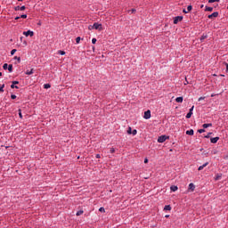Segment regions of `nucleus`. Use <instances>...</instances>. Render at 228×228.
<instances>
[{
    "label": "nucleus",
    "mask_w": 228,
    "mask_h": 228,
    "mask_svg": "<svg viewBox=\"0 0 228 228\" xmlns=\"http://www.w3.org/2000/svg\"><path fill=\"white\" fill-rule=\"evenodd\" d=\"M212 126H213V124H211V123L203 124V125H202V127H203L204 129H208V127H212Z\"/></svg>",
    "instance_id": "9b49d317"
},
{
    "label": "nucleus",
    "mask_w": 228,
    "mask_h": 228,
    "mask_svg": "<svg viewBox=\"0 0 228 228\" xmlns=\"http://www.w3.org/2000/svg\"><path fill=\"white\" fill-rule=\"evenodd\" d=\"M206 38H208V36H201L200 37V42H202L203 40H206Z\"/></svg>",
    "instance_id": "cd10ccee"
},
{
    "label": "nucleus",
    "mask_w": 228,
    "mask_h": 228,
    "mask_svg": "<svg viewBox=\"0 0 228 228\" xmlns=\"http://www.w3.org/2000/svg\"><path fill=\"white\" fill-rule=\"evenodd\" d=\"M24 44H25V45H28V43H27L26 41L24 42Z\"/></svg>",
    "instance_id": "13d9d810"
},
{
    "label": "nucleus",
    "mask_w": 228,
    "mask_h": 228,
    "mask_svg": "<svg viewBox=\"0 0 228 228\" xmlns=\"http://www.w3.org/2000/svg\"><path fill=\"white\" fill-rule=\"evenodd\" d=\"M212 11H213V7H208V6H206L205 12H212Z\"/></svg>",
    "instance_id": "aec40b11"
},
{
    "label": "nucleus",
    "mask_w": 228,
    "mask_h": 228,
    "mask_svg": "<svg viewBox=\"0 0 228 228\" xmlns=\"http://www.w3.org/2000/svg\"><path fill=\"white\" fill-rule=\"evenodd\" d=\"M216 3H220V0H216Z\"/></svg>",
    "instance_id": "5fc2aeb1"
},
{
    "label": "nucleus",
    "mask_w": 228,
    "mask_h": 228,
    "mask_svg": "<svg viewBox=\"0 0 228 228\" xmlns=\"http://www.w3.org/2000/svg\"><path fill=\"white\" fill-rule=\"evenodd\" d=\"M89 29H94V28H92V26H89Z\"/></svg>",
    "instance_id": "4d7b16f0"
},
{
    "label": "nucleus",
    "mask_w": 228,
    "mask_h": 228,
    "mask_svg": "<svg viewBox=\"0 0 228 228\" xmlns=\"http://www.w3.org/2000/svg\"><path fill=\"white\" fill-rule=\"evenodd\" d=\"M193 129H190L186 131V134H189V136H193Z\"/></svg>",
    "instance_id": "f8f14e48"
},
{
    "label": "nucleus",
    "mask_w": 228,
    "mask_h": 228,
    "mask_svg": "<svg viewBox=\"0 0 228 228\" xmlns=\"http://www.w3.org/2000/svg\"><path fill=\"white\" fill-rule=\"evenodd\" d=\"M77 216H81V215H83V210H79L77 212Z\"/></svg>",
    "instance_id": "5701e85b"
},
{
    "label": "nucleus",
    "mask_w": 228,
    "mask_h": 228,
    "mask_svg": "<svg viewBox=\"0 0 228 228\" xmlns=\"http://www.w3.org/2000/svg\"><path fill=\"white\" fill-rule=\"evenodd\" d=\"M92 44H97V39L96 38H93L92 39Z\"/></svg>",
    "instance_id": "58836bf2"
},
{
    "label": "nucleus",
    "mask_w": 228,
    "mask_h": 228,
    "mask_svg": "<svg viewBox=\"0 0 228 228\" xmlns=\"http://www.w3.org/2000/svg\"><path fill=\"white\" fill-rule=\"evenodd\" d=\"M44 88H45V89L51 88V85L50 84H45Z\"/></svg>",
    "instance_id": "393cba45"
},
{
    "label": "nucleus",
    "mask_w": 228,
    "mask_h": 228,
    "mask_svg": "<svg viewBox=\"0 0 228 228\" xmlns=\"http://www.w3.org/2000/svg\"><path fill=\"white\" fill-rule=\"evenodd\" d=\"M14 60H17L18 63H20V57L15 56V57H14Z\"/></svg>",
    "instance_id": "72a5a7b5"
},
{
    "label": "nucleus",
    "mask_w": 228,
    "mask_h": 228,
    "mask_svg": "<svg viewBox=\"0 0 228 228\" xmlns=\"http://www.w3.org/2000/svg\"><path fill=\"white\" fill-rule=\"evenodd\" d=\"M26 74H27V76H31V74H33V69H31L30 71L27 70Z\"/></svg>",
    "instance_id": "412c9836"
},
{
    "label": "nucleus",
    "mask_w": 228,
    "mask_h": 228,
    "mask_svg": "<svg viewBox=\"0 0 228 228\" xmlns=\"http://www.w3.org/2000/svg\"><path fill=\"white\" fill-rule=\"evenodd\" d=\"M11 88H15V85H14V84H12V85H11Z\"/></svg>",
    "instance_id": "8fccbe9b"
},
{
    "label": "nucleus",
    "mask_w": 228,
    "mask_h": 228,
    "mask_svg": "<svg viewBox=\"0 0 228 228\" xmlns=\"http://www.w3.org/2000/svg\"><path fill=\"white\" fill-rule=\"evenodd\" d=\"M219 179H222V175H217L216 177V181H219Z\"/></svg>",
    "instance_id": "c756f323"
},
{
    "label": "nucleus",
    "mask_w": 228,
    "mask_h": 228,
    "mask_svg": "<svg viewBox=\"0 0 228 228\" xmlns=\"http://www.w3.org/2000/svg\"><path fill=\"white\" fill-rule=\"evenodd\" d=\"M143 118H145L146 120H149V118H151V110H146L144 112Z\"/></svg>",
    "instance_id": "423d86ee"
},
{
    "label": "nucleus",
    "mask_w": 228,
    "mask_h": 228,
    "mask_svg": "<svg viewBox=\"0 0 228 228\" xmlns=\"http://www.w3.org/2000/svg\"><path fill=\"white\" fill-rule=\"evenodd\" d=\"M208 3H216V0H208Z\"/></svg>",
    "instance_id": "a18cd8bd"
},
{
    "label": "nucleus",
    "mask_w": 228,
    "mask_h": 228,
    "mask_svg": "<svg viewBox=\"0 0 228 228\" xmlns=\"http://www.w3.org/2000/svg\"><path fill=\"white\" fill-rule=\"evenodd\" d=\"M7 69H8L9 72H13V65L9 64Z\"/></svg>",
    "instance_id": "f3484780"
},
{
    "label": "nucleus",
    "mask_w": 228,
    "mask_h": 228,
    "mask_svg": "<svg viewBox=\"0 0 228 228\" xmlns=\"http://www.w3.org/2000/svg\"><path fill=\"white\" fill-rule=\"evenodd\" d=\"M144 163H149V159H144Z\"/></svg>",
    "instance_id": "3c124183"
},
{
    "label": "nucleus",
    "mask_w": 228,
    "mask_h": 228,
    "mask_svg": "<svg viewBox=\"0 0 228 228\" xmlns=\"http://www.w3.org/2000/svg\"><path fill=\"white\" fill-rule=\"evenodd\" d=\"M136 133H138V131H136V129H134V130L132 131V134H133L134 136L136 135Z\"/></svg>",
    "instance_id": "e433bc0d"
},
{
    "label": "nucleus",
    "mask_w": 228,
    "mask_h": 228,
    "mask_svg": "<svg viewBox=\"0 0 228 228\" xmlns=\"http://www.w3.org/2000/svg\"><path fill=\"white\" fill-rule=\"evenodd\" d=\"M224 65L226 67V72H228V63L227 62H224Z\"/></svg>",
    "instance_id": "79ce46f5"
},
{
    "label": "nucleus",
    "mask_w": 228,
    "mask_h": 228,
    "mask_svg": "<svg viewBox=\"0 0 228 228\" xmlns=\"http://www.w3.org/2000/svg\"><path fill=\"white\" fill-rule=\"evenodd\" d=\"M23 35L25 37H33L35 35V32L31 31V30H28V31H24Z\"/></svg>",
    "instance_id": "7ed1b4c3"
},
{
    "label": "nucleus",
    "mask_w": 228,
    "mask_h": 228,
    "mask_svg": "<svg viewBox=\"0 0 228 228\" xmlns=\"http://www.w3.org/2000/svg\"><path fill=\"white\" fill-rule=\"evenodd\" d=\"M4 92V84L0 85V93L3 94Z\"/></svg>",
    "instance_id": "a211bd4d"
},
{
    "label": "nucleus",
    "mask_w": 228,
    "mask_h": 228,
    "mask_svg": "<svg viewBox=\"0 0 228 228\" xmlns=\"http://www.w3.org/2000/svg\"><path fill=\"white\" fill-rule=\"evenodd\" d=\"M99 211L101 213H105L106 210L104 209V208L102 207V208H99Z\"/></svg>",
    "instance_id": "473e14b6"
},
{
    "label": "nucleus",
    "mask_w": 228,
    "mask_h": 228,
    "mask_svg": "<svg viewBox=\"0 0 228 228\" xmlns=\"http://www.w3.org/2000/svg\"><path fill=\"white\" fill-rule=\"evenodd\" d=\"M183 13H189L188 11H186V9L183 10Z\"/></svg>",
    "instance_id": "de8ad7c7"
},
{
    "label": "nucleus",
    "mask_w": 228,
    "mask_h": 228,
    "mask_svg": "<svg viewBox=\"0 0 228 228\" xmlns=\"http://www.w3.org/2000/svg\"><path fill=\"white\" fill-rule=\"evenodd\" d=\"M134 12H136V10L133 9V10H132V12L134 13Z\"/></svg>",
    "instance_id": "864d4df0"
},
{
    "label": "nucleus",
    "mask_w": 228,
    "mask_h": 228,
    "mask_svg": "<svg viewBox=\"0 0 228 228\" xmlns=\"http://www.w3.org/2000/svg\"><path fill=\"white\" fill-rule=\"evenodd\" d=\"M175 102H183V96L177 97V98L175 99Z\"/></svg>",
    "instance_id": "6ab92c4d"
},
{
    "label": "nucleus",
    "mask_w": 228,
    "mask_h": 228,
    "mask_svg": "<svg viewBox=\"0 0 228 228\" xmlns=\"http://www.w3.org/2000/svg\"><path fill=\"white\" fill-rule=\"evenodd\" d=\"M170 190H171V191H177L178 188H177V186H175V185H172V186L170 187Z\"/></svg>",
    "instance_id": "dca6fc26"
},
{
    "label": "nucleus",
    "mask_w": 228,
    "mask_h": 228,
    "mask_svg": "<svg viewBox=\"0 0 228 228\" xmlns=\"http://www.w3.org/2000/svg\"><path fill=\"white\" fill-rule=\"evenodd\" d=\"M19 117L20 118H22V111L20 110H19Z\"/></svg>",
    "instance_id": "c9c22d12"
},
{
    "label": "nucleus",
    "mask_w": 228,
    "mask_h": 228,
    "mask_svg": "<svg viewBox=\"0 0 228 228\" xmlns=\"http://www.w3.org/2000/svg\"><path fill=\"white\" fill-rule=\"evenodd\" d=\"M207 165H208V162L205 163V164H203L202 166H200L199 168H198V170H204V168H206V166H207Z\"/></svg>",
    "instance_id": "ddd939ff"
},
{
    "label": "nucleus",
    "mask_w": 228,
    "mask_h": 228,
    "mask_svg": "<svg viewBox=\"0 0 228 228\" xmlns=\"http://www.w3.org/2000/svg\"><path fill=\"white\" fill-rule=\"evenodd\" d=\"M58 53L61 54V56H63V55H65V51L61 50L58 52Z\"/></svg>",
    "instance_id": "2f4dec72"
},
{
    "label": "nucleus",
    "mask_w": 228,
    "mask_h": 228,
    "mask_svg": "<svg viewBox=\"0 0 228 228\" xmlns=\"http://www.w3.org/2000/svg\"><path fill=\"white\" fill-rule=\"evenodd\" d=\"M17 53V49H12L11 51V56H13V54H15Z\"/></svg>",
    "instance_id": "4be33fe9"
},
{
    "label": "nucleus",
    "mask_w": 228,
    "mask_h": 228,
    "mask_svg": "<svg viewBox=\"0 0 228 228\" xmlns=\"http://www.w3.org/2000/svg\"><path fill=\"white\" fill-rule=\"evenodd\" d=\"M8 66H9L8 63H4L3 66L4 70H7Z\"/></svg>",
    "instance_id": "b1692460"
},
{
    "label": "nucleus",
    "mask_w": 228,
    "mask_h": 228,
    "mask_svg": "<svg viewBox=\"0 0 228 228\" xmlns=\"http://www.w3.org/2000/svg\"><path fill=\"white\" fill-rule=\"evenodd\" d=\"M192 8H193V7H192L191 5H188V7H187V12H191Z\"/></svg>",
    "instance_id": "a878e982"
},
{
    "label": "nucleus",
    "mask_w": 228,
    "mask_h": 228,
    "mask_svg": "<svg viewBox=\"0 0 228 228\" xmlns=\"http://www.w3.org/2000/svg\"><path fill=\"white\" fill-rule=\"evenodd\" d=\"M167 139H168V137L167 135H160L158 138V142L159 143H163V142H167Z\"/></svg>",
    "instance_id": "f03ea898"
},
{
    "label": "nucleus",
    "mask_w": 228,
    "mask_h": 228,
    "mask_svg": "<svg viewBox=\"0 0 228 228\" xmlns=\"http://www.w3.org/2000/svg\"><path fill=\"white\" fill-rule=\"evenodd\" d=\"M204 99H206V97H200L199 101H204Z\"/></svg>",
    "instance_id": "49530a36"
},
{
    "label": "nucleus",
    "mask_w": 228,
    "mask_h": 228,
    "mask_svg": "<svg viewBox=\"0 0 228 228\" xmlns=\"http://www.w3.org/2000/svg\"><path fill=\"white\" fill-rule=\"evenodd\" d=\"M92 29H99V31L102 30V25L98 22L94 23L92 26Z\"/></svg>",
    "instance_id": "f257e3e1"
},
{
    "label": "nucleus",
    "mask_w": 228,
    "mask_h": 228,
    "mask_svg": "<svg viewBox=\"0 0 228 228\" xmlns=\"http://www.w3.org/2000/svg\"><path fill=\"white\" fill-rule=\"evenodd\" d=\"M198 133H200V134H202V133H206V130H205V129H199V130H198Z\"/></svg>",
    "instance_id": "c85d7f7f"
},
{
    "label": "nucleus",
    "mask_w": 228,
    "mask_h": 228,
    "mask_svg": "<svg viewBox=\"0 0 228 228\" xmlns=\"http://www.w3.org/2000/svg\"><path fill=\"white\" fill-rule=\"evenodd\" d=\"M19 19H20V16H17V17L15 18V20H19Z\"/></svg>",
    "instance_id": "09e8293b"
},
{
    "label": "nucleus",
    "mask_w": 228,
    "mask_h": 228,
    "mask_svg": "<svg viewBox=\"0 0 228 228\" xmlns=\"http://www.w3.org/2000/svg\"><path fill=\"white\" fill-rule=\"evenodd\" d=\"M127 134H133V131H132L131 127H128Z\"/></svg>",
    "instance_id": "f704fd0d"
},
{
    "label": "nucleus",
    "mask_w": 228,
    "mask_h": 228,
    "mask_svg": "<svg viewBox=\"0 0 228 228\" xmlns=\"http://www.w3.org/2000/svg\"><path fill=\"white\" fill-rule=\"evenodd\" d=\"M11 99H17V95L12 94V95H11Z\"/></svg>",
    "instance_id": "a19ab883"
},
{
    "label": "nucleus",
    "mask_w": 228,
    "mask_h": 228,
    "mask_svg": "<svg viewBox=\"0 0 228 228\" xmlns=\"http://www.w3.org/2000/svg\"><path fill=\"white\" fill-rule=\"evenodd\" d=\"M20 19H28V15L27 14H22L20 16Z\"/></svg>",
    "instance_id": "bb28decb"
},
{
    "label": "nucleus",
    "mask_w": 228,
    "mask_h": 228,
    "mask_svg": "<svg viewBox=\"0 0 228 228\" xmlns=\"http://www.w3.org/2000/svg\"><path fill=\"white\" fill-rule=\"evenodd\" d=\"M220 140V137H213L210 139L211 143H216Z\"/></svg>",
    "instance_id": "9d476101"
},
{
    "label": "nucleus",
    "mask_w": 228,
    "mask_h": 228,
    "mask_svg": "<svg viewBox=\"0 0 228 228\" xmlns=\"http://www.w3.org/2000/svg\"><path fill=\"white\" fill-rule=\"evenodd\" d=\"M200 8H204V4H201V5H200Z\"/></svg>",
    "instance_id": "6e6d98bb"
},
{
    "label": "nucleus",
    "mask_w": 228,
    "mask_h": 228,
    "mask_svg": "<svg viewBox=\"0 0 228 228\" xmlns=\"http://www.w3.org/2000/svg\"><path fill=\"white\" fill-rule=\"evenodd\" d=\"M216 17H218V12H215L212 14L208 15L209 19H216Z\"/></svg>",
    "instance_id": "6e6552de"
},
{
    "label": "nucleus",
    "mask_w": 228,
    "mask_h": 228,
    "mask_svg": "<svg viewBox=\"0 0 228 228\" xmlns=\"http://www.w3.org/2000/svg\"><path fill=\"white\" fill-rule=\"evenodd\" d=\"M195 108V106H192L191 109H190V110H189V112L187 113V115H186V118H191V115H193V109Z\"/></svg>",
    "instance_id": "20e7f679"
},
{
    "label": "nucleus",
    "mask_w": 228,
    "mask_h": 228,
    "mask_svg": "<svg viewBox=\"0 0 228 228\" xmlns=\"http://www.w3.org/2000/svg\"><path fill=\"white\" fill-rule=\"evenodd\" d=\"M14 10H15V12H19V10L20 12H24V10H26V6L25 5H22L21 7L20 6H16V7H14Z\"/></svg>",
    "instance_id": "0eeeda50"
},
{
    "label": "nucleus",
    "mask_w": 228,
    "mask_h": 228,
    "mask_svg": "<svg viewBox=\"0 0 228 228\" xmlns=\"http://www.w3.org/2000/svg\"><path fill=\"white\" fill-rule=\"evenodd\" d=\"M1 76H3V73H2V72H0V77H1Z\"/></svg>",
    "instance_id": "bf43d9fd"
},
{
    "label": "nucleus",
    "mask_w": 228,
    "mask_h": 228,
    "mask_svg": "<svg viewBox=\"0 0 228 228\" xmlns=\"http://www.w3.org/2000/svg\"><path fill=\"white\" fill-rule=\"evenodd\" d=\"M181 20H183V16H176L174 18V24H178Z\"/></svg>",
    "instance_id": "39448f33"
},
{
    "label": "nucleus",
    "mask_w": 228,
    "mask_h": 228,
    "mask_svg": "<svg viewBox=\"0 0 228 228\" xmlns=\"http://www.w3.org/2000/svg\"><path fill=\"white\" fill-rule=\"evenodd\" d=\"M18 1L22 2L23 0H18Z\"/></svg>",
    "instance_id": "052dcab7"
},
{
    "label": "nucleus",
    "mask_w": 228,
    "mask_h": 228,
    "mask_svg": "<svg viewBox=\"0 0 228 228\" xmlns=\"http://www.w3.org/2000/svg\"><path fill=\"white\" fill-rule=\"evenodd\" d=\"M211 134H213V133H208V134L205 136V138H209V137L211 136Z\"/></svg>",
    "instance_id": "ea45409f"
},
{
    "label": "nucleus",
    "mask_w": 228,
    "mask_h": 228,
    "mask_svg": "<svg viewBox=\"0 0 228 228\" xmlns=\"http://www.w3.org/2000/svg\"><path fill=\"white\" fill-rule=\"evenodd\" d=\"M165 211H171L172 210V207H170V205H166L164 208Z\"/></svg>",
    "instance_id": "2eb2a0df"
},
{
    "label": "nucleus",
    "mask_w": 228,
    "mask_h": 228,
    "mask_svg": "<svg viewBox=\"0 0 228 228\" xmlns=\"http://www.w3.org/2000/svg\"><path fill=\"white\" fill-rule=\"evenodd\" d=\"M76 42H77V44H79V42H81V37H77L76 38Z\"/></svg>",
    "instance_id": "7c9ffc66"
},
{
    "label": "nucleus",
    "mask_w": 228,
    "mask_h": 228,
    "mask_svg": "<svg viewBox=\"0 0 228 228\" xmlns=\"http://www.w3.org/2000/svg\"><path fill=\"white\" fill-rule=\"evenodd\" d=\"M188 190H189L190 191H195V184L190 183Z\"/></svg>",
    "instance_id": "1a4fd4ad"
},
{
    "label": "nucleus",
    "mask_w": 228,
    "mask_h": 228,
    "mask_svg": "<svg viewBox=\"0 0 228 228\" xmlns=\"http://www.w3.org/2000/svg\"><path fill=\"white\" fill-rule=\"evenodd\" d=\"M207 165H208V162L205 163V164H203L202 166H200L199 168H198V170H204V168H206V166H207Z\"/></svg>",
    "instance_id": "4468645a"
},
{
    "label": "nucleus",
    "mask_w": 228,
    "mask_h": 228,
    "mask_svg": "<svg viewBox=\"0 0 228 228\" xmlns=\"http://www.w3.org/2000/svg\"><path fill=\"white\" fill-rule=\"evenodd\" d=\"M14 88H16L17 90H19V86H14Z\"/></svg>",
    "instance_id": "603ef678"
},
{
    "label": "nucleus",
    "mask_w": 228,
    "mask_h": 228,
    "mask_svg": "<svg viewBox=\"0 0 228 228\" xmlns=\"http://www.w3.org/2000/svg\"><path fill=\"white\" fill-rule=\"evenodd\" d=\"M95 158H96L97 159H101V155H100V154H96Z\"/></svg>",
    "instance_id": "c03bdc74"
},
{
    "label": "nucleus",
    "mask_w": 228,
    "mask_h": 228,
    "mask_svg": "<svg viewBox=\"0 0 228 228\" xmlns=\"http://www.w3.org/2000/svg\"><path fill=\"white\" fill-rule=\"evenodd\" d=\"M12 85H19V81H12Z\"/></svg>",
    "instance_id": "37998d69"
},
{
    "label": "nucleus",
    "mask_w": 228,
    "mask_h": 228,
    "mask_svg": "<svg viewBox=\"0 0 228 228\" xmlns=\"http://www.w3.org/2000/svg\"><path fill=\"white\" fill-rule=\"evenodd\" d=\"M110 154H114V152H115V148H110Z\"/></svg>",
    "instance_id": "4c0bfd02"
}]
</instances>
